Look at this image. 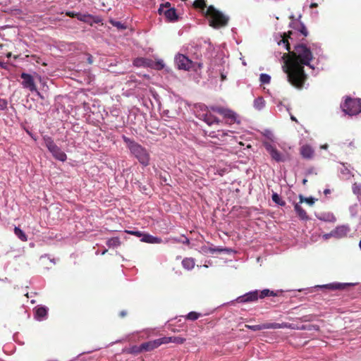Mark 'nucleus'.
<instances>
[{"label": "nucleus", "mask_w": 361, "mask_h": 361, "mask_svg": "<svg viewBox=\"0 0 361 361\" xmlns=\"http://www.w3.org/2000/svg\"><path fill=\"white\" fill-rule=\"evenodd\" d=\"M279 46H283L291 54V58L286 66H283L286 74L288 81L295 87L302 89L307 80V75L304 71L306 66L310 69H314L312 52L303 44L295 46L294 51H290V46L287 37H283L279 42Z\"/></svg>", "instance_id": "nucleus-1"}, {"label": "nucleus", "mask_w": 361, "mask_h": 361, "mask_svg": "<svg viewBox=\"0 0 361 361\" xmlns=\"http://www.w3.org/2000/svg\"><path fill=\"white\" fill-rule=\"evenodd\" d=\"M122 139L131 155H133L142 166L146 167L149 165L150 155L145 147L126 135H122Z\"/></svg>", "instance_id": "nucleus-2"}, {"label": "nucleus", "mask_w": 361, "mask_h": 361, "mask_svg": "<svg viewBox=\"0 0 361 361\" xmlns=\"http://www.w3.org/2000/svg\"><path fill=\"white\" fill-rule=\"evenodd\" d=\"M174 63L178 70L185 71H197L200 70L203 63L200 61H195L185 54L178 53L174 56Z\"/></svg>", "instance_id": "nucleus-3"}, {"label": "nucleus", "mask_w": 361, "mask_h": 361, "mask_svg": "<svg viewBox=\"0 0 361 361\" xmlns=\"http://www.w3.org/2000/svg\"><path fill=\"white\" fill-rule=\"evenodd\" d=\"M205 15L208 18L209 25L214 28L226 26L228 21V16L224 15L212 6L206 9Z\"/></svg>", "instance_id": "nucleus-4"}, {"label": "nucleus", "mask_w": 361, "mask_h": 361, "mask_svg": "<svg viewBox=\"0 0 361 361\" xmlns=\"http://www.w3.org/2000/svg\"><path fill=\"white\" fill-rule=\"evenodd\" d=\"M194 113L197 118L203 121L209 126L214 123H219V118L214 116L209 111V107L203 104H195L194 108Z\"/></svg>", "instance_id": "nucleus-5"}, {"label": "nucleus", "mask_w": 361, "mask_h": 361, "mask_svg": "<svg viewBox=\"0 0 361 361\" xmlns=\"http://www.w3.org/2000/svg\"><path fill=\"white\" fill-rule=\"evenodd\" d=\"M341 108L347 115H356L361 111V99L347 97L344 102L341 104Z\"/></svg>", "instance_id": "nucleus-6"}, {"label": "nucleus", "mask_w": 361, "mask_h": 361, "mask_svg": "<svg viewBox=\"0 0 361 361\" xmlns=\"http://www.w3.org/2000/svg\"><path fill=\"white\" fill-rule=\"evenodd\" d=\"M43 140L45 146L56 159L62 162H64L67 159L66 153L55 144L54 140L51 137L44 135L43 137Z\"/></svg>", "instance_id": "nucleus-7"}, {"label": "nucleus", "mask_w": 361, "mask_h": 361, "mask_svg": "<svg viewBox=\"0 0 361 361\" xmlns=\"http://www.w3.org/2000/svg\"><path fill=\"white\" fill-rule=\"evenodd\" d=\"M263 145L273 160L276 162H284L286 160L285 154L279 152L276 147L270 142H263Z\"/></svg>", "instance_id": "nucleus-8"}, {"label": "nucleus", "mask_w": 361, "mask_h": 361, "mask_svg": "<svg viewBox=\"0 0 361 361\" xmlns=\"http://www.w3.org/2000/svg\"><path fill=\"white\" fill-rule=\"evenodd\" d=\"M20 78L22 79L21 85L24 88L28 89L31 92H36L38 95L40 94L37 90L34 78L30 74L22 73Z\"/></svg>", "instance_id": "nucleus-9"}, {"label": "nucleus", "mask_w": 361, "mask_h": 361, "mask_svg": "<svg viewBox=\"0 0 361 361\" xmlns=\"http://www.w3.org/2000/svg\"><path fill=\"white\" fill-rule=\"evenodd\" d=\"M77 19L90 25H92L94 23H100L102 21V18L99 16H93L89 13H79V14L77 15Z\"/></svg>", "instance_id": "nucleus-10"}, {"label": "nucleus", "mask_w": 361, "mask_h": 361, "mask_svg": "<svg viewBox=\"0 0 361 361\" xmlns=\"http://www.w3.org/2000/svg\"><path fill=\"white\" fill-rule=\"evenodd\" d=\"M351 283L334 282L324 285H317L314 287V289H329V290H343L346 287L351 286Z\"/></svg>", "instance_id": "nucleus-11"}, {"label": "nucleus", "mask_w": 361, "mask_h": 361, "mask_svg": "<svg viewBox=\"0 0 361 361\" xmlns=\"http://www.w3.org/2000/svg\"><path fill=\"white\" fill-rule=\"evenodd\" d=\"M257 300V290H255L247 292L244 295L238 297L235 299V301L239 303H247L251 302H255Z\"/></svg>", "instance_id": "nucleus-12"}, {"label": "nucleus", "mask_w": 361, "mask_h": 361, "mask_svg": "<svg viewBox=\"0 0 361 361\" xmlns=\"http://www.w3.org/2000/svg\"><path fill=\"white\" fill-rule=\"evenodd\" d=\"M350 231V227L348 225L338 226L331 231V235H333L335 238H343L347 236Z\"/></svg>", "instance_id": "nucleus-13"}, {"label": "nucleus", "mask_w": 361, "mask_h": 361, "mask_svg": "<svg viewBox=\"0 0 361 361\" xmlns=\"http://www.w3.org/2000/svg\"><path fill=\"white\" fill-rule=\"evenodd\" d=\"M217 111L219 114L230 120L231 123H240V121L238 119V116L233 111L226 108H223V109H217Z\"/></svg>", "instance_id": "nucleus-14"}, {"label": "nucleus", "mask_w": 361, "mask_h": 361, "mask_svg": "<svg viewBox=\"0 0 361 361\" xmlns=\"http://www.w3.org/2000/svg\"><path fill=\"white\" fill-rule=\"evenodd\" d=\"M48 308L45 306H39L35 310V318L37 321H43L47 318Z\"/></svg>", "instance_id": "nucleus-15"}, {"label": "nucleus", "mask_w": 361, "mask_h": 361, "mask_svg": "<svg viewBox=\"0 0 361 361\" xmlns=\"http://www.w3.org/2000/svg\"><path fill=\"white\" fill-rule=\"evenodd\" d=\"M282 293L281 290H279L276 291L270 290L269 289H264L262 290H257V298L258 299H263L268 296H279L280 293Z\"/></svg>", "instance_id": "nucleus-16"}, {"label": "nucleus", "mask_w": 361, "mask_h": 361, "mask_svg": "<svg viewBox=\"0 0 361 361\" xmlns=\"http://www.w3.org/2000/svg\"><path fill=\"white\" fill-rule=\"evenodd\" d=\"M141 241L150 244H160L163 242L161 238L154 236L148 233L143 235V238H141Z\"/></svg>", "instance_id": "nucleus-17"}, {"label": "nucleus", "mask_w": 361, "mask_h": 361, "mask_svg": "<svg viewBox=\"0 0 361 361\" xmlns=\"http://www.w3.org/2000/svg\"><path fill=\"white\" fill-rule=\"evenodd\" d=\"M294 210L300 220L308 221L310 217L306 212L302 208L300 203H295L294 205Z\"/></svg>", "instance_id": "nucleus-18"}, {"label": "nucleus", "mask_w": 361, "mask_h": 361, "mask_svg": "<svg viewBox=\"0 0 361 361\" xmlns=\"http://www.w3.org/2000/svg\"><path fill=\"white\" fill-rule=\"evenodd\" d=\"M317 217L318 219L325 222L334 223L336 221V218L331 212H323L317 215Z\"/></svg>", "instance_id": "nucleus-19"}, {"label": "nucleus", "mask_w": 361, "mask_h": 361, "mask_svg": "<svg viewBox=\"0 0 361 361\" xmlns=\"http://www.w3.org/2000/svg\"><path fill=\"white\" fill-rule=\"evenodd\" d=\"M159 342L157 340L149 341L147 342L142 343L141 344V348L142 351L148 352L158 348Z\"/></svg>", "instance_id": "nucleus-20"}, {"label": "nucleus", "mask_w": 361, "mask_h": 361, "mask_svg": "<svg viewBox=\"0 0 361 361\" xmlns=\"http://www.w3.org/2000/svg\"><path fill=\"white\" fill-rule=\"evenodd\" d=\"M300 154L305 159H310L314 154L313 149L307 145H303L300 149Z\"/></svg>", "instance_id": "nucleus-21"}, {"label": "nucleus", "mask_w": 361, "mask_h": 361, "mask_svg": "<svg viewBox=\"0 0 361 361\" xmlns=\"http://www.w3.org/2000/svg\"><path fill=\"white\" fill-rule=\"evenodd\" d=\"M164 13L165 17L171 22H174L178 20L176 10L174 8H168Z\"/></svg>", "instance_id": "nucleus-22"}, {"label": "nucleus", "mask_w": 361, "mask_h": 361, "mask_svg": "<svg viewBox=\"0 0 361 361\" xmlns=\"http://www.w3.org/2000/svg\"><path fill=\"white\" fill-rule=\"evenodd\" d=\"M262 324V329H277L284 328L285 326H286V324L284 323L279 324L276 322H267Z\"/></svg>", "instance_id": "nucleus-23"}, {"label": "nucleus", "mask_w": 361, "mask_h": 361, "mask_svg": "<svg viewBox=\"0 0 361 361\" xmlns=\"http://www.w3.org/2000/svg\"><path fill=\"white\" fill-rule=\"evenodd\" d=\"M339 171L341 178L343 179L348 180L353 176L350 170L344 164H342Z\"/></svg>", "instance_id": "nucleus-24"}, {"label": "nucleus", "mask_w": 361, "mask_h": 361, "mask_svg": "<svg viewBox=\"0 0 361 361\" xmlns=\"http://www.w3.org/2000/svg\"><path fill=\"white\" fill-rule=\"evenodd\" d=\"M106 245L110 248H116L121 245V240L118 237H113L107 240Z\"/></svg>", "instance_id": "nucleus-25"}, {"label": "nucleus", "mask_w": 361, "mask_h": 361, "mask_svg": "<svg viewBox=\"0 0 361 361\" xmlns=\"http://www.w3.org/2000/svg\"><path fill=\"white\" fill-rule=\"evenodd\" d=\"M182 265L184 269L191 270L194 268L195 261L192 258H185L182 261Z\"/></svg>", "instance_id": "nucleus-26"}, {"label": "nucleus", "mask_w": 361, "mask_h": 361, "mask_svg": "<svg viewBox=\"0 0 361 361\" xmlns=\"http://www.w3.org/2000/svg\"><path fill=\"white\" fill-rule=\"evenodd\" d=\"M254 107L257 110H262L265 106V101L262 97H258L254 100Z\"/></svg>", "instance_id": "nucleus-27"}, {"label": "nucleus", "mask_w": 361, "mask_h": 361, "mask_svg": "<svg viewBox=\"0 0 361 361\" xmlns=\"http://www.w3.org/2000/svg\"><path fill=\"white\" fill-rule=\"evenodd\" d=\"M271 199L273 202L280 206H284L286 204V202L283 200L279 194L276 192H274L271 196Z\"/></svg>", "instance_id": "nucleus-28"}, {"label": "nucleus", "mask_w": 361, "mask_h": 361, "mask_svg": "<svg viewBox=\"0 0 361 361\" xmlns=\"http://www.w3.org/2000/svg\"><path fill=\"white\" fill-rule=\"evenodd\" d=\"M14 233L16 235L23 241L27 240V236L25 233L18 227H15Z\"/></svg>", "instance_id": "nucleus-29"}, {"label": "nucleus", "mask_w": 361, "mask_h": 361, "mask_svg": "<svg viewBox=\"0 0 361 361\" xmlns=\"http://www.w3.org/2000/svg\"><path fill=\"white\" fill-rule=\"evenodd\" d=\"M300 197V204L302 203V202H305L307 204H308L309 205L312 206L314 204L315 202V199L310 197H303L302 195H300L299 196Z\"/></svg>", "instance_id": "nucleus-30"}, {"label": "nucleus", "mask_w": 361, "mask_h": 361, "mask_svg": "<svg viewBox=\"0 0 361 361\" xmlns=\"http://www.w3.org/2000/svg\"><path fill=\"white\" fill-rule=\"evenodd\" d=\"M216 250H217V247H214V246H210V247L203 246L202 247V252L204 254L213 255L216 252Z\"/></svg>", "instance_id": "nucleus-31"}, {"label": "nucleus", "mask_w": 361, "mask_h": 361, "mask_svg": "<svg viewBox=\"0 0 361 361\" xmlns=\"http://www.w3.org/2000/svg\"><path fill=\"white\" fill-rule=\"evenodd\" d=\"M259 81L262 84H269L271 81V76L267 73H262L259 75Z\"/></svg>", "instance_id": "nucleus-32"}, {"label": "nucleus", "mask_w": 361, "mask_h": 361, "mask_svg": "<svg viewBox=\"0 0 361 361\" xmlns=\"http://www.w3.org/2000/svg\"><path fill=\"white\" fill-rule=\"evenodd\" d=\"M216 252L231 255V254L235 253V251L234 250H233L232 248H229V247H217Z\"/></svg>", "instance_id": "nucleus-33"}, {"label": "nucleus", "mask_w": 361, "mask_h": 361, "mask_svg": "<svg viewBox=\"0 0 361 361\" xmlns=\"http://www.w3.org/2000/svg\"><path fill=\"white\" fill-rule=\"evenodd\" d=\"M165 63L162 59H158L155 61L153 68L157 71H161L165 68Z\"/></svg>", "instance_id": "nucleus-34"}, {"label": "nucleus", "mask_w": 361, "mask_h": 361, "mask_svg": "<svg viewBox=\"0 0 361 361\" xmlns=\"http://www.w3.org/2000/svg\"><path fill=\"white\" fill-rule=\"evenodd\" d=\"M110 23L117 27L118 29H120V30H124L126 28V26L122 23L120 21H117V20H110Z\"/></svg>", "instance_id": "nucleus-35"}, {"label": "nucleus", "mask_w": 361, "mask_h": 361, "mask_svg": "<svg viewBox=\"0 0 361 361\" xmlns=\"http://www.w3.org/2000/svg\"><path fill=\"white\" fill-rule=\"evenodd\" d=\"M195 8H199L203 11L205 9L206 4L204 0H195L193 4Z\"/></svg>", "instance_id": "nucleus-36"}, {"label": "nucleus", "mask_w": 361, "mask_h": 361, "mask_svg": "<svg viewBox=\"0 0 361 361\" xmlns=\"http://www.w3.org/2000/svg\"><path fill=\"white\" fill-rule=\"evenodd\" d=\"M200 314L196 312H190L186 316L185 318L189 320L195 321L200 317Z\"/></svg>", "instance_id": "nucleus-37"}, {"label": "nucleus", "mask_w": 361, "mask_h": 361, "mask_svg": "<svg viewBox=\"0 0 361 361\" xmlns=\"http://www.w3.org/2000/svg\"><path fill=\"white\" fill-rule=\"evenodd\" d=\"M262 135L265 137L269 139V140L274 141V134H273V133H272V131L271 130H269V129L264 130V131L262 132Z\"/></svg>", "instance_id": "nucleus-38"}, {"label": "nucleus", "mask_w": 361, "mask_h": 361, "mask_svg": "<svg viewBox=\"0 0 361 361\" xmlns=\"http://www.w3.org/2000/svg\"><path fill=\"white\" fill-rule=\"evenodd\" d=\"M142 352V348H141V345H133L129 349V353L132 354H138Z\"/></svg>", "instance_id": "nucleus-39"}, {"label": "nucleus", "mask_w": 361, "mask_h": 361, "mask_svg": "<svg viewBox=\"0 0 361 361\" xmlns=\"http://www.w3.org/2000/svg\"><path fill=\"white\" fill-rule=\"evenodd\" d=\"M156 340L157 342H159L158 347H159L161 344L171 343V337H163Z\"/></svg>", "instance_id": "nucleus-40"}, {"label": "nucleus", "mask_w": 361, "mask_h": 361, "mask_svg": "<svg viewBox=\"0 0 361 361\" xmlns=\"http://www.w3.org/2000/svg\"><path fill=\"white\" fill-rule=\"evenodd\" d=\"M185 341V339L179 336H172L171 337V343H175L178 344H182Z\"/></svg>", "instance_id": "nucleus-41"}, {"label": "nucleus", "mask_w": 361, "mask_h": 361, "mask_svg": "<svg viewBox=\"0 0 361 361\" xmlns=\"http://www.w3.org/2000/svg\"><path fill=\"white\" fill-rule=\"evenodd\" d=\"M353 191L355 194L361 195V184L355 183L353 185Z\"/></svg>", "instance_id": "nucleus-42"}, {"label": "nucleus", "mask_w": 361, "mask_h": 361, "mask_svg": "<svg viewBox=\"0 0 361 361\" xmlns=\"http://www.w3.org/2000/svg\"><path fill=\"white\" fill-rule=\"evenodd\" d=\"M275 103H276L279 111H282L283 108H285L287 111L290 112L289 106L283 104V103L281 101L275 102Z\"/></svg>", "instance_id": "nucleus-43"}, {"label": "nucleus", "mask_w": 361, "mask_h": 361, "mask_svg": "<svg viewBox=\"0 0 361 361\" xmlns=\"http://www.w3.org/2000/svg\"><path fill=\"white\" fill-rule=\"evenodd\" d=\"M8 102L5 99L0 98V110L4 111L7 109Z\"/></svg>", "instance_id": "nucleus-44"}, {"label": "nucleus", "mask_w": 361, "mask_h": 361, "mask_svg": "<svg viewBox=\"0 0 361 361\" xmlns=\"http://www.w3.org/2000/svg\"><path fill=\"white\" fill-rule=\"evenodd\" d=\"M183 238H184L183 240H180L176 238H173L172 239H173V241L175 243H182L183 244H189V243H190L189 239L185 236H183Z\"/></svg>", "instance_id": "nucleus-45"}, {"label": "nucleus", "mask_w": 361, "mask_h": 361, "mask_svg": "<svg viewBox=\"0 0 361 361\" xmlns=\"http://www.w3.org/2000/svg\"><path fill=\"white\" fill-rule=\"evenodd\" d=\"M248 328L252 331H260V330H263L262 329V324H257V325H252V326H248Z\"/></svg>", "instance_id": "nucleus-46"}, {"label": "nucleus", "mask_w": 361, "mask_h": 361, "mask_svg": "<svg viewBox=\"0 0 361 361\" xmlns=\"http://www.w3.org/2000/svg\"><path fill=\"white\" fill-rule=\"evenodd\" d=\"M171 4L169 2H166L165 4H162L160 5V7L159 8V13L161 14L163 12L164 8H170Z\"/></svg>", "instance_id": "nucleus-47"}, {"label": "nucleus", "mask_w": 361, "mask_h": 361, "mask_svg": "<svg viewBox=\"0 0 361 361\" xmlns=\"http://www.w3.org/2000/svg\"><path fill=\"white\" fill-rule=\"evenodd\" d=\"M300 32L304 35V36H307V34H308V32H307V30L306 28V27L305 26L304 24L301 23L300 25Z\"/></svg>", "instance_id": "nucleus-48"}, {"label": "nucleus", "mask_w": 361, "mask_h": 361, "mask_svg": "<svg viewBox=\"0 0 361 361\" xmlns=\"http://www.w3.org/2000/svg\"><path fill=\"white\" fill-rule=\"evenodd\" d=\"M356 207H357V205L351 206L350 207V215L353 217H355L356 216Z\"/></svg>", "instance_id": "nucleus-49"}, {"label": "nucleus", "mask_w": 361, "mask_h": 361, "mask_svg": "<svg viewBox=\"0 0 361 361\" xmlns=\"http://www.w3.org/2000/svg\"><path fill=\"white\" fill-rule=\"evenodd\" d=\"M130 233L135 235L137 237H142L143 238V235L145 234V233H142L141 231H129Z\"/></svg>", "instance_id": "nucleus-50"}, {"label": "nucleus", "mask_w": 361, "mask_h": 361, "mask_svg": "<svg viewBox=\"0 0 361 361\" xmlns=\"http://www.w3.org/2000/svg\"><path fill=\"white\" fill-rule=\"evenodd\" d=\"M66 14L67 16L77 18V15H78L79 13H76L75 11H67Z\"/></svg>", "instance_id": "nucleus-51"}, {"label": "nucleus", "mask_w": 361, "mask_h": 361, "mask_svg": "<svg viewBox=\"0 0 361 361\" xmlns=\"http://www.w3.org/2000/svg\"><path fill=\"white\" fill-rule=\"evenodd\" d=\"M323 237H324V239H329V238H334V235H331V232H330V233H326V234H324Z\"/></svg>", "instance_id": "nucleus-52"}, {"label": "nucleus", "mask_w": 361, "mask_h": 361, "mask_svg": "<svg viewBox=\"0 0 361 361\" xmlns=\"http://www.w3.org/2000/svg\"><path fill=\"white\" fill-rule=\"evenodd\" d=\"M210 109L212 110L213 111H215V112L218 113L217 109H223V107L211 106Z\"/></svg>", "instance_id": "nucleus-53"}, {"label": "nucleus", "mask_w": 361, "mask_h": 361, "mask_svg": "<svg viewBox=\"0 0 361 361\" xmlns=\"http://www.w3.org/2000/svg\"><path fill=\"white\" fill-rule=\"evenodd\" d=\"M289 114H290V119H291L293 121L298 122L297 118H296L294 116H293L290 112H289Z\"/></svg>", "instance_id": "nucleus-54"}, {"label": "nucleus", "mask_w": 361, "mask_h": 361, "mask_svg": "<svg viewBox=\"0 0 361 361\" xmlns=\"http://www.w3.org/2000/svg\"><path fill=\"white\" fill-rule=\"evenodd\" d=\"M318 6V4L317 3H312L310 4V8H316Z\"/></svg>", "instance_id": "nucleus-55"}, {"label": "nucleus", "mask_w": 361, "mask_h": 361, "mask_svg": "<svg viewBox=\"0 0 361 361\" xmlns=\"http://www.w3.org/2000/svg\"><path fill=\"white\" fill-rule=\"evenodd\" d=\"M221 80H224L226 78V75L224 74V73H221Z\"/></svg>", "instance_id": "nucleus-56"}, {"label": "nucleus", "mask_w": 361, "mask_h": 361, "mask_svg": "<svg viewBox=\"0 0 361 361\" xmlns=\"http://www.w3.org/2000/svg\"><path fill=\"white\" fill-rule=\"evenodd\" d=\"M330 192H331V190H330L329 189H325V190H324V193L325 195H328V194H329Z\"/></svg>", "instance_id": "nucleus-57"}, {"label": "nucleus", "mask_w": 361, "mask_h": 361, "mask_svg": "<svg viewBox=\"0 0 361 361\" xmlns=\"http://www.w3.org/2000/svg\"><path fill=\"white\" fill-rule=\"evenodd\" d=\"M126 314V312L125 311H121V312H120V315H121V317H124Z\"/></svg>", "instance_id": "nucleus-58"}, {"label": "nucleus", "mask_w": 361, "mask_h": 361, "mask_svg": "<svg viewBox=\"0 0 361 361\" xmlns=\"http://www.w3.org/2000/svg\"><path fill=\"white\" fill-rule=\"evenodd\" d=\"M106 252H107V250L104 249V250L102 251L101 255H104Z\"/></svg>", "instance_id": "nucleus-59"}, {"label": "nucleus", "mask_w": 361, "mask_h": 361, "mask_svg": "<svg viewBox=\"0 0 361 361\" xmlns=\"http://www.w3.org/2000/svg\"><path fill=\"white\" fill-rule=\"evenodd\" d=\"M322 148H324V149H326V148H327V145H324V146L322 147Z\"/></svg>", "instance_id": "nucleus-60"}, {"label": "nucleus", "mask_w": 361, "mask_h": 361, "mask_svg": "<svg viewBox=\"0 0 361 361\" xmlns=\"http://www.w3.org/2000/svg\"><path fill=\"white\" fill-rule=\"evenodd\" d=\"M359 246H360V250H361V239H360V243H359Z\"/></svg>", "instance_id": "nucleus-61"}, {"label": "nucleus", "mask_w": 361, "mask_h": 361, "mask_svg": "<svg viewBox=\"0 0 361 361\" xmlns=\"http://www.w3.org/2000/svg\"><path fill=\"white\" fill-rule=\"evenodd\" d=\"M306 182H307V180L304 179L303 180V183L305 184Z\"/></svg>", "instance_id": "nucleus-62"}, {"label": "nucleus", "mask_w": 361, "mask_h": 361, "mask_svg": "<svg viewBox=\"0 0 361 361\" xmlns=\"http://www.w3.org/2000/svg\"><path fill=\"white\" fill-rule=\"evenodd\" d=\"M291 34V32H289V36H288V38H290V35Z\"/></svg>", "instance_id": "nucleus-63"}, {"label": "nucleus", "mask_w": 361, "mask_h": 361, "mask_svg": "<svg viewBox=\"0 0 361 361\" xmlns=\"http://www.w3.org/2000/svg\"><path fill=\"white\" fill-rule=\"evenodd\" d=\"M89 62L92 63V61H91L90 58H89Z\"/></svg>", "instance_id": "nucleus-64"}]
</instances>
